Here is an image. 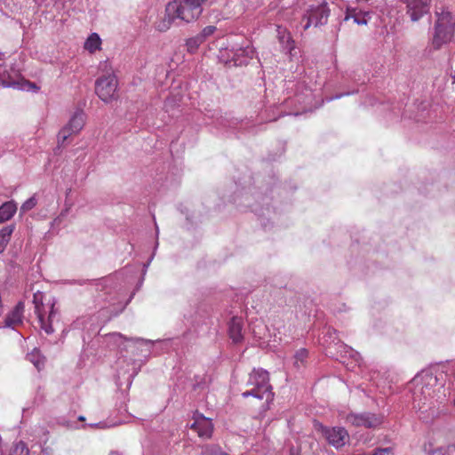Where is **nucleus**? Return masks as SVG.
<instances>
[{"label": "nucleus", "mask_w": 455, "mask_h": 455, "mask_svg": "<svg viewBox=\"0 0 455 455\" xmlns=\"http://www.w3.org/2000/svg\"><path fill=\"white\" fill-rule=\"evenodd\" d=\"M443 373L437 374L432 370H424L417 374L411 381L410 389L412 393L413 408L421 413L430 411L434 416L435 409L438 403L435 399L436 395L435 387L439 385L440 377ZM443 385L440 383V388Z\"/></svg>", "instance_id": "nucleus-1"}, {"label": "nucleus", "mask_w": 455, "mask_h": 455, "mask_svg": "<svg viewBox=\"0 0 455 455\" xmlns=\"http://www.w3.org/2000/svg\"><path fill=\"white\" fill-rule=\"evenodd\" d=\"M436 20L434 27V34L431 45L435 50H439L443 45L450 43L455 31V19L447 10L436 12Z\"/></svg>", "instance_id": "nucleus-2"}, {"label": "nucleus", "mask_w": 455, "mask_h": 455, "mask_svg": "<svg viewBox=\"0 0 455 455\" xmlns=\"http://www.w3.org/2000/svg\"><path fill=\"white\" fill-rule=\"evenodd\" d=\"M44 295L43 292L37 291L34 293L33 303L35 305V313L37 315L40 327L46 334H52L54 330L52 323L57 319L58 312L55 309V299H49L44 303Z\"/></svg>", "instance_id": "nucleus-3"}, {"label": "nucleus", "mask_w": 455, "mask_h": 455, "mask_svg": "<svg viewBox=\"0 0 455 455\" xmlns=\"http://www.w3.org/2000/svg\"><path fill=\"white\" fill-rule=\"evenodd\" d=\"M207 0H172L167 4V11L186 23L197 20L203 13Z\"/></svg>", "instance_id": "nucleus-4"}, {"label": "nucleus", "mask_w": 455, "mask_h": 455, "mask_svg": "<svg viewBox=\"0 0 455 455\" xmlns=\"http://www.w3.org/2000/svg\"><path fill=\"white\" fill-rule=\"evenodd\" d=\"M247 386L251 387V388L242 393V396L243 398L252 396L259 400L264 398L268 400L273 396L271 386L269 384L268 372L263 369H254L250 373L247 380Z\"/></svg>", "instance_id": "nucleus-5"}, {"label": "nucleus", "mask_w": 455, "mask_h": 455, "mask_svg": "<svg viewBox=\"0 0 455 455\" xmlns=\"http://www.w3.org/2000/svg\"><path fill=\"white\" fill-rule=\"evenodd\" d=\"M0 85L26 92L39 90L34 83L20 77L14 70H9L3 64H0Z\"/></svg>", "instance_id": "nucleus-6"}, {"label": "nucleus", "mask_w": 455, "mask_h": 455, "mask_svg": "<svg viewBox=\"0 0 455 455\" xmlns=\"http://www.w3.org/2000/svg\"><path fill=\"white\" fill-rule=\"evenodd\" d=\"M330 10L327 4L323 3L318 5H311L303 15V29L307 30L311 26L318 27L327 23Z\"/></svg>", "instance_id": "nucleus-7"}, {"label": "nucleus", "mask_w": 455, "mask_h": 455, "mask_svg": "<svg viewBox=\"0 0 455 455\" xmlns=\"http://www.w3.org/2000/svg\"><path fill=\"white\" fill-rule=\"evenodd\" d=\"M117 79L115 75L108 74L96 80L95 92L104 102H110L116 97Z\"/></svg>", "instance_id": "nucleus-8"}, {"label": "nucleus", "mask_w": 455, "mask_h": 455, "mask_svg": "<svg viewBox=\"0 0 455 455\" xmlns=\"http://www.w3.org/2000/svg\"><path fill=\"white\" fill-rule=\"evenodd\" d=\"M85 124V114L83 110H76L68 124L58 134V141L63 144L71 135L78 133Z\"/></svg>", "instance_id": "nucleus-9"}, {"label": "nucleus", "mask_w": 455, "mask_h": 455, "mask_svg": "<svg viewBox=\"0 0 455 455\" xmlns=\"http://www.w3.org/2000/svg\"><path fill=\"white\" fill-rule=\"evenodd\" d=\"M317 430L321 431L327 442L335 448H340L348 441V433L344 427H327L323 425L315 424Z\"/></svg>", "instance_id": "nucleus-10"}, {"label": "nucleus", "mask_w": 455, "mask_h": 455, "mask_svg": "<svg viewBox=\"0 0 455 455\" xmlns=\"http://www.w3.org/2000/svg\"><path fill=\"white\" fill-rule=\"evenodd\" d=\"M346 422L367 428H374L382 423V418L371 412L348 413L346 416Z\"/></svg>", "instance_id": "nucleus-11"}, {"label": "nucleus", "mask_w": 455, "mask_h": 455, "mask_svg": "<svg viewBox=\"0 0 455 455\" xmlns=\"http://www.w3.org/2000/svg\"><path fill=\"white\" fill-rule=\"evenodd\" d=\"M431 0H405L406 13L411 21H418L425 14L428 13Z\"/></svg>", "instance_id": "nucleus-12"}, {"label": "nucleus", "mask_w": 455, "mask_h": 455, "mask_svg": "<svg viewBox=\"0 0 455 455\" xmlns=\"http://www.w3.org/2000/svg\"><path fill=\"white\" fill-rule=\"evenodd\" d=\"M191 428L197 433L199 437L208 439L212 435L213 424L211 419L201 414L196 418Z\"/></svg>", "instance_id": "nucleus-13"}, {"label": "nucleus", "mask_w": 455, "mask_h": 455, "mask_svg": "<svg viewBox=\"0 0 455 455\" xmlns=\"http://www.w3.org/2000/svg\"><path fill=\"white\" fill-rule=\"evenodd\" d=\"M254 53L253 47L247 44L233 52L232 61L235 66L246 65L254 57Z\"/></svg>", "instance_id": "nucleus-14"}, {"label": "nucleus", "mask_w": 455, "mask_h": 455, "mask_svg": "<svg viewBox=\"0 0 455 455\" xmlns=\"http://www.w3.org/2000/svg\"><path fill=\"white\" fill-rule=\"evenodd\" d=\"M243 321L241 317L234 316L228 323V335L234 343H241L243 339Z\"/></svg>", "instance_id": "nucleus-15"}, {"label": "nucleus", "mask_w": 455, "mask_h": 455, "mask_svg": "<svg viewBox=\"0 0 455 455\" xmlns=\"http://www.w3.org/2000/svg\"><path fill=\"white\" fill-rule=\"evenodd\" d=\"M296 98L299 103L305 106L307 111H311L313 108H316L320 106L317 101H315V95L309 88H305V91L298 92Z\"/></svg>", "instance_id": "nucleus-16"}, {"label": "nucleus", "mask_w": 455, "mask_h": 455, "mask_svg": "<svg viewBox=\"0 0 455 455\" xmlns=\"http://www.w3.org/2000/svg\"><path fill=\"white\" fill-rule=\"evenodd\" d=\"M24 308V303L20 301L12 311L6 316L5 325L8 327H14L20 324L23 319Z\"/></svg>", "instance_id": "nucleus-17"}, {"label": "nucleus", "mask_w": 455, "mask_h": 455, "mask_svg": "<svg viewBox=\"0 0 455 455\" xmlns=\"http://www.w3.org/2000/svg\"><path fill=\"white\" fill-rule=\"evenodd\" d=\"M449 438L453 442L449 443L446 446L440 445L436 449L433 450H425L428 452L429 455H451L455 451V430H451L448 433Z\"/></svg>", "instance_id": "nucleus-18"}, {"label": "nucleus", "mask_w": 455, "mask_h": 455, "mask_svg": "<svg viewBox=\"0 0 455 455\" xmlns=\"http://www.w3.org/2000/svg\"><path fill=\"white\" fill-rule=\"evenodd\" d=\"M370 18V13L367 12L347 9L345 20H353L357 25H366Z\"/></svg>", "instance_id": "nucleus-19"}, {"label": "nucleus", "mask_w": 455, "mask_h": 455, "mask_svg": "<svg viewBox=\"0 0 455 455\" xmlns=\"http://www.w3.org/2000/svg\"><path fill=\"white\" fill-rule=\"evenodd\" d=\"M176 19H178V17H175V13L168 12L166 7L164 16L156 21L155 28L159 32H165L172 27V24Z\"/></svg>", "instance_id": "nucleus-20"}, {"label": "nucleus", "mask_w": 455, "mask_h": 455, "mask_svg": "<svg viewBox=\"0 0 455 455\" xmlns=\"http://www.w3.org/2000/svg\"><path fill=\"white\" fill-rule=\"evenodd\" d=\"M277 38L283 48L287 51L293 49V40L287 29L282 26H276Z\"/></svg>", "instance_id": "nucleus-21"}, {"label": "nucleus", "mask_w": 455, "mask_h": 455, "mask_svg": "<svg viewBox=\"0 0 455 455\" xmlns=\"http://www.w3.org/2000/svg\"><path fill=\"white\" fill-rule=\"evenodd\" d=\"M17 205L13 202H6L0 206V223L9 220L16 212Z\"/></svg>", "instance_id": "nucleus-22"}, {"label": "nucleus", "mask_w": 455, "mask_h": 455, "mask_svg": "<svg viewBox=\"0 0 455 455\" xmlns=\"http://www.w3.org/2000/svg\"><path fill=\"white\" fill-rule=\"evenodd\" d=\"M14 229V225H7L0 230V254L4 251Z\"/></svg>", "instance_id": "nucleus-23"}, {"label": "nucleus", "mask_w": 455, "mask_h": 455, "mask_svg": "<svg viewBox=\"0 0 455 455\" xmlns=\"http://www.w3.org/2000/svg\"><path fill=\"white\" fill-rule=\"evenodd\" d=\"M27 359L30 363H32L38 371L43 369L44 366L45 359L41 355V353L38 349H34L31 353L28 354Z\"/></svg>", "instance_id": "nucleus-24"}, {"label": "nucleus", "mask_w": 455, "mask_h": 455, "mask_svg": "<svg viewBox=\"0 0 455 455\" xmlns=\"http://www.w3.org/2000/svg\"><path fill=\"white\" fill-rule=\"evenodd\" d=\"M101 44V39L97 33H92L89 36L84 43V48L90 52H94L99 50Z\"/></svg>", "instance_id": "nucleus-25"}, {"label": "nucleus", "mask_w": 455, "mask_h": 455, "mask_svg": "<svg viewBox=\"0 0 455 455\" xmlns=\"http://www.w3.org/2000/svg\"><path fill=\"white\" fill-rule=\"evenodd\" d=\"M111 337L114 339L115 342L121 344L123 340L129 341L134 345L136 344H151L152 341L150 339H145L142 338H131L127 339L124 336H123L121 333H114L111 335Z\"/></svg>", "instance_id": "nucleus-26"}, {"label": "nucleus", "mask_w": 455, "mask_h": 455, "mask_svg": "<svg viewBox=\"0 0 455 455\" xmlns=\"http://www.w3.org/2000/svg\"><path fill=\"white\" fill-rule=\"evenodd\" d=\"M339 347L341 348V353H344V355H341V357H340V361L343 363H345V358L347 356L351 357L355 362L359 361V357H360L359 354L357 352H355L354 349H352L351 347H347V345H345L341 342L339 344Z\"/></svg>", "instance_id": "nucleus-27"}, {"label": "nucleus", "mask_w": 455, "mask_h": 455, "mask_svg": "<svg viewBox=\"0 0 455 455\" xmlns=\"http://www.w3.org/2000/svg\"><path fill=\"white\" fill-rule=\"evenodd\" d=\"M307 356L308 351L306 348L299 349L294 355V366L298 369L303 366L307 361Z\"/></svg>", "instance_id": "nucleus-28"}, {"label": "nucleus", "mask_w": 455, "mask_h": 455, "mask_svg": "<svg viewBox=\"0 0 455 455\" xmlns=\"http://www.w3.org/2000/svg\"><path fill=\"white\" fill-rule=\"evenodd\" d=\"M204 43V42L203 41V39L197 34L196 36L188 38L186 42V45L188 52H195L198 49V47Z\"/></svg>", "instance_id": "nucleus-29"}, {"label": "nucleus", "mask_w": 455, "mask_h": 455, "mask_svg": "<svg viewBox=\"0 0 455 455\" xmlns=\"http://www.w3.org/2000/svg\"><path fill=\"white\" fill-rule=\"evenodd\" d=\"M11 455H29V450L26 443L20 441L15 445Z\"/></svg>", "instance_id": "nucleus-30"}, {"label": "nucleus", "mask_w": 455, "mask_h": 455, "mask_svg": "<svg viewBox=\"0 0 455 455\" xmlns=\"http://www.w3.org/2000/svg\"><path fill=\"white\" fill-rule=\"evenodd\" d=\"M216 30L217 28L215 26H206L202 29V31L198 35L203 39V41L205 42L210 36H212L215 33Z\"/></svg>", "instance_id": "nucleus-31"}, {"label": "nucleus", "mask_w": 455, "mask_h": 455, "mask_svg": "<svg viewBox=\"0 0 455 455\" xmlns=\"http://www.w3.org/2000/svg\"><path fill=\"white\" fill-rule=\"evenodd\" d=\"M36 205V200L35 197H30L26 200L20 207V211L22 212H26L31 209H33Z\"/></svg>", "instance_id": "nucleus-32"}, {"label": "nucleus", "mask_w": 455, "mask_h": 455, "mask_svg": "<svg viewBox=\"0 0 455 455\" xmlns=\"http://www.w3.org/2000/svg\"><path fill=\"white\" fill-rule=\"evenodd\" d=\"M202 455H222V452L217 446H205Z\"/></svg>", "instance_id": "nucleus-33"}, {"label": "nucleus", "mask_w": 455, "mask_h": 455, "mask_svg": "<svg viewBox=\"0 0 455 455\" xmlns=\"http://www.w3.org/2000/svg\"><path fill=\"white\" fill-rule=\"evenodd\" d=\"M391 454V449L390 448H385V449H378L373 455H390Z\"/></svg>", "instance_id": "nucleus-34"}, {"label": "nucleus", "mask_w": 455, "mask_h": 455, "mask_svg": "<svg viewBox=\"0 0 455 455\" xmlns=\"http://www.w3.org/2000/svg\"><path fill=\"white\" fill-rule=\"evenodd\" d=\"M349 94H350V92H346V93L337 94L336 96H333V97L328 98V99H327V101L329 102V101H331V100H333L339 99V98H341L342 96L349 95Z\"/></svg>", "instance_id": "nucleus-35"}, {"label": "nucleus", "mask_w": 455, "mask_h": 455, "mask_svg": "<svg viewBox=\"0 0 455 455\" xmlns=\"http://www.w3.org/2000/svg\"><path fill=\"white\" fill-rule=\"evenodd\" d=\"M51 450L49 448H43L42 449V455H50Z\"/></svg>", "instance_id": "nucleus-36"}, {"label": "nucleus", "mask_w": 455, "mask_h": 455, "mask_svg": "<svg viewBox=\"0 0 455 455\" xmlns=\"http://www.w3.org/2000/svg\"><path fill=\"white\" fill-rule=\"evenodd\" d=\"M442 437H443V434H442V433H439V432H438V433H436V439H438V440H439V439H440V438H442Z\"/></svg>", "instance_id": "nucleus-37"}, {"label": "nucleus", "mask_w": 455, "mask_h": 455, "mask_svg": "<svg viewBox=\"0 0 455 455\" xmlns=\"http://www.w3.org/2000/svg\"><path fill=\"white\" fill-rule=\"evenodd\" d=\"M109 455H120L117 451H112Z\"/></svg>", "instance_id": "nucleus-38"}, {"label": "nucleus", "mask_w": 455, "mask_h": 455, "mask_svg": "<svg viewBox=\"0 0 455 455\" xmlns=\"http://www.w3.org/2000/svg\"><path fill=\"white\" fill-rule=\"evenodd\" d=\"M98 426H100V427H104V424L102 422H100L99 424H97Z\"/></svg>", "instance_id": "nucleus-39"}, {"label": "nucleus", "mask_w": 455, "mask_h": 455, "mask_svg": "<svg viewBox=\"0 0 455 455\" xmlns=\"http://www.w3.org/2000/svg\"><path fill=\"white\" fill-rule=\"evenodd\" d=\"M84 418L83 416L79 417V420H84Z\"/></svg>", "instance_id": "nucleus-40"}, {"label": "nucleus", "mask_w": 455, "mask_h": 455, "mask_svg": "<svg viewBox=\"0 0 455 455\" xmlns=\"http://www.w3.org/2000/svg\"><path fill=\"white\" fill-rule=\"evenodd\" d=\"M0 455H3V451L0 450Z\"/></svg>", "instance_id": "nucleus-41"}, {"label": "nucleus", "mask_w": 455, "mask_h": 455, "mask_svg": "<svg viewBox=\"0 0 455 455\" xmlns=\"http://www.w3.org/2000/svg\"><path fill=\"white\" fill-rule=\"evenodd\" d=\"M453 404H454V407H455V399H454V401H453Z\"/></svg>", "instance_id": "nucleus-42"}]
</instances>
